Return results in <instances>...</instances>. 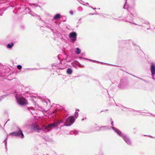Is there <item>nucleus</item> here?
<instances>
[{"mask_svg":"<svg viewBox=\"0 0 155 155\" xmlns=\"http://www.w3.org/2000/svg\"><path fill=\"white\" fill-rule=\"evenodd\" d=\"M75 121V119L73 116H71L68 117L64 123V126H70Z\"/></svg>","mask_w":155,"mask_h":155,"instance_id":"2","label":"nucleus"},{"mask_svg":"<svg viewBox=\"0 0 155 155\" xmlns=\"http://www.w3.org/2000/svg\"><path fill=\"white\" fill-rule=\"evenodd\" d=\"M11 134H13V135L20 137L21 138H23L24 137V135L22 131V130L19 129L18 131H15L11 133Z\"/></svg>","mask_w":155,"mask_h":155,"instance_id":"3","label":"nucleus"},{"mask_svg":"<svg viewBox=\"0 0 155 155\" xmlns=\"http://www.w3.org/2000/svg\"><path fill=\"white\" fill-rule=\"evenodd\" d=\"M151 71L152 75L155 74V68L154 65L152 64L150 68Z\"/></svg>","mask_w":155,"mask_h":155,"instance_id":"6","label":"nucleus"},{"mask_svg":"<svg viewBox=\"0 0 155 155\" xmlns=\"http://www.w3.org/2000/svg\"><path fill=\"white\" fill-rule=\"evenodd\" d=\"M81 52V50L78 48H76V53L78 54H79Z\"/></svg>","mask_w":155,"mask_h":155,"instance_id":"12","label":"nucleus"},{"mask_svg":"<svg viewBox=\"0 0 155 155\" xmlns=\"http://www.w3.org/2000/svg\"><path fill=\"white\" fill-rule=\"evenodd\" d=\"M77 36V33L75 32H71L70 33L69 35V38L73 42H74L76 41Z\"/></svg>","mask_w":155,"mask_h":155,"instance_id":"4","label":"nucleus"},{"mask_svg":"<svg viewBox=\"0 0 155 155\" xmlns=\"http://www.w3.org/2000/svg\"><path fill=\"white\" fill-rule=\"evenodd\" d=\"M70 13L71 14V15H73V12L72 11H71L70 12Z\"/></svg>","mask_w":155,"mask_h":155,"instance_id":"14","label":"nucleus"},{"mask_svg":"<svg viewBox=\"0 0 155 155\" xmlns=\"http://www.w3.org/2000/svg\"><path fill=\"white\" fill-rule=\"evenodd\" d=\"M124 140L127 143L129 144H130V141L129 139L126 137H125Z\"/></svg>","mask_w":155,"mask_h":155,"instance_id":"9","label":"nucleus"},{"mask_svg":"<svg viewBox=\"0 0 155 155\" xmlns=\"http://www.w3.org/2000/svg\"><path fill=\"white\" fill-rule=\"evenodd\" d=\"M60 123V122H59L57 123H54L51 124L46 126H44V127L45 130H47V131H49L53 128L57 127Z\"/></svg>","mask_w":155,"mask_h":155,"instance_id":"1","label":"nucleus"},{"mask_svg":"<svg viewBox=\"0 0 155 155\" xmlns=\"http://www.w3.org/2000/svg\"><path fill=\"white\" fill-rule=\"evenodd\" d=\"M18 101V104L21 105H24L28 104L27 101L24 98H20Z\"/></svg>","mask_w":155,"mask_h":155,"instance_id":"5","label":"nucleus"},{"mask_svg":"<svg viewBox=\"0 0 155 155\" xmlns=\"http://www.w3.org/2000/svg\"><path fill=\"white\" fill-rule=\"evenodd\" d=\"M17 68L18 69H21L22 68V66L21 65H19L17 66Z\"/></svg>","mask_w":155,"mask_h":155,"instance_id":"13","label":"nucleus"},{"mask_svg":"<svg viewBox=\"0 0 155 155\" xmlns=\"http://www.w3.org/2000/svg\"><path fill=\"white\" fill-rule=\"evenodd\" d=\"M13 45L14 44L12 42L11 44H8L7 46V47L9 48H11L12 47V46H13Z\"/></svg>","mask_w":155,"mask_h":155,"instance_id":"10","label":"nucleus"},{"mask_svg":"<svg viewBox=\"0 0 155 155\" xmlns=\"http://www.w3.org/2000/svg\"><path fill=\"white\" fill-rule=\"evenodd\" d=\"M72 70L70 68L68 69L67 71V73L70 74L72 73Z\"/></svg>","mask_w":155,"mask_h":155,"instance_id":"11","label":"nucleus"},{"mask_svg":"<svg viewBox=\"0 0 155 155\" xmlns=\"http://www.w3.org/2000/svg\"><path fill=\"white\" fill-rule=\"evenodd\" d=\"M61 15L59 14H56L54 17V19H56L60 18Z\"/></svg>","mask_w":155,"mask_h":155,"instance_id":"8","label":"nucleus"},{"mask_svg":"<svg viewBox=\"0 0 155 155\" xmlns=\"http://www.w3.org/2000/svg\"><path fill=\"white\" fill-rule=\"evenodd\" d=\"M32 129L35 131L36 130H38L39 129V127L38 125H34L32 127Z\"/></svg>","mask_w":155,"mask_h":155,"instance_id":"7","label":"nucleus"}]
</instances>
